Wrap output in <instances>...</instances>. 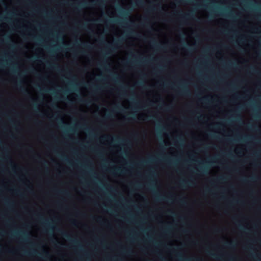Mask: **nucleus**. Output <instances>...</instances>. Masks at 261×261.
Returning <instances> with one entry per match:
<instances>
[{
  "label": "nucleus",
  "mask_w": 261,
  "mask_h": 261,
  "mask_svg": "<svg viewBox=\"0 0 261 261\" xmlns=\"http://www.w3.org/2000/svg\"><path fill=\"white\" fill-rule=\"evenodd\" d=\"M58 231L61 233V234L67 239L68 240L70 241L72 244L73 245L74 247L75 245H77L79 248L80 249H82V246L79 244V242L76 240H72L71 238V236L66 232L63 231L60 229H59Z\"/></svg>",
  "instance_id": "f257e3e1"
},
{
  "label": "nucleus",
  "mask_w": 261,
  "mask_h": 261,
  "mask_svg": "<svg viewBox=\"0 0 261 261\" xmlns=\"http://www.w3.org/2000/svg\"><path fill=\"white\" fill-rule=\"evenodd\" d=\"M178 94L181 95L189 96L190 94V91L187 86L183 83L180 84L179 87Z\"/></svg>",
  "instance_id": "f03ea898"
},
{
  "label": "nucleus",
  "mask_w": 261,
  "mask_h": 261,
  "mask_svg": "<svg viewBox=\"0 0 261 261\" xmlns=\"http://www.w3.org/2000/svg\"><path fill=\"white\" fill-rule=\"evenodd\" d=\"M105 1L106 0H98L97 3H94L93 1V2H91L90 3H88L87 2H84V3H82L80 4H79L77 9H78L79 8L85 7L86 5H98L99 6H105L104 2H105Z\"/></svg>",
  "instance_id": "7ed1b4c3"
},
{
  "label": "nucleus",
  "mask_w": 261,
  "mask_h": 261,
  "mask_svg": "<svg viewBox=\"0 0 261 261\" xmlns=\"http://www.w3.org/2000/svg\"><path fill=\"white\" fill-rule=\"evenodd\" d=\"M154 195L155 198V199L158 201H165V200H172L173 198V195H171L168 197H166L165 196H163L159 194L158 192H154Z\"/></svg>",
  "instance_id": "20e7f679"
},
{
  "label": "nucleus",
  "mask_w": 261,
  "mask_h": 261,
  "mask_svg": "<svg viewBox=\"0 0 261 261\" xmlns=\"http://www.w3.org/2000/svg\"><path fill=\"white\" fill-rule=\"evenodd\" d=\"M110 138L112 139V140L113 141H114L115 142H120L121 141H123V142H126L127 143H129L128 140H121V139H120V138H119L118 137L116 138L115 139H114V138H113L111 136H106V135L102 136L101 137V139L102 140H106V139H110Z\"/></svg>",
  "instance_id": "39448f33"
},
{
  "label": "nucleus",
  "mask_w": 261,
  "mask_h": 261,
  "mask_svg": "<svg viewBox=\"0 0 261 261\" xmlns=\"http://www.w3.org/2000/svg\"><path fill=\"white\" fill-rule=\"evenodd\" d=\"M176 256L182 261H193V259H194L195 261H202V260L199 258H184L182 254L180 253H177Z\"/></svg>",
  "instance_id": "423d86ee"
},
{
  "label": "nucleus",
  "mask_w": 261,
  "mask_h": 261,
  "mask_svg": "<svg viewBox=\"0 0 261 261\" xmlns=\"http://www.w3.org/2000/svg\"><path fill=\"white\" fill-rule=\"evenodd\" d=\"M39 219L42 221V224L44 225V227L47 226L49 228L51 231L53 230L54 227L53 226L50 225V223L49 222L48 220L44 219L42 216H39Z\"/></svg>",
  "instance_id": "0eeeda50"
},
{
  "label": "nucleus",
  "mask_w": 261,
  "mask_h": 261,
  "mask_svg": "<svg viewBox=\"0 0 261 261\" xmlns=\"http://www.w3.org/2000/svg\"><path fill=\"white\" fill-rule=\"evenodd\" d=\"M159 160V158L157 157H151L147 160L142 161L140 163V165H146L150 163H152L155 161H156Z\"/></svg>",
  "instance_id": "6e6552de"
},
{
  "label": "nucleus",
  "mask_w": 261,
  "mask_h": 261,
  "mask_svg": "<svg viewBox=\"0 0 261 261\" xmlns=\"http://www.w3.org/2000/svg\"><path fill=\"white\" fill-rule=\"evenodd\" d=\"M21 234L23 237H24L25 238H27L28 236V234L24 231H14L13 233L12 234V237H17L18 236H19L20 234Z\"/></svg>",
  "instance_id": "1a4fd4ad"
},
{
  "label": "nucleus",
  "mask_w": 261,
  "mask_h": 261,
  "mask_svg": "<svg viewBox=\"0 0 261 261\" xmlns=\"http://www.w3.org/2000/svg\"><path fill=\"white\" fill-rule=\"evenodd\" d=\"M207 253L213 258L217 259H220L222 257V255H219L218 254L213 253L210 251H207Z\"/></svg>",
  "instance_id": "9d476101"
},
{
  "label": "nucleus",
  "mask_w": 261,
  "mask_h": 261,
  "mask_svg": "<svg viewBox=\"0 0 261 261\" xmlns=\"http://www.w3.org/2000/svg\"><path fill=\"white\" fill-rule=\"evenodd\" d=\"M151 43L152 45L157 48L162 49L163 48V46L161 44H159L157 43V42L155 40H152L151 41Z\"/></svg>",
  "instance_id": "9b49d317"
},
{
  "label": "nucleus",
  "mask_w": 261,
  "mask_h": 261,
  "mask_svg": "<svg viewBox=\"0 0 261 261\" xmlns=\"http://www.w3.org/2000/svg\"><path fill=\"white\" fill-rule=\"evenodd\" d=\"M126 171L125 169H121L120 168H117L114 169V171L113 173L114 174H120L121 173H124Z\"/></svg>",
  "instance_id": "f8f14e48"
},
{
  "label": "nucleus",
  "mask_w": 261,
  "mask_h": 261,
  "mask_svg": "<svg viewBox=\"0 0 261 261\" xmlns=\"http://www.w3.org/2000/svg\"><path fill=\"white\" fill-rule=\"evenodd\" d=\"M119 12L123 16H128L130 14V11L128 10H124L122 8H120L119 10Z\"/></svg>",
  "instance_id": "ddd939ff"
},
{
  "label": "nucleus",
  "mask_w": 261,
  "mask_h": 261,
  "mask_svg": "<svg viewBox=\"0 0 261 261\" xmlns=\"http://www.w3.org/2000/svg\"><path fill=\"white\" fill-rule=\"evenodd\" d=\"M192 181L191 180L187 181L185 180H182L180 182V185L181 187H186L187 186L190 185Z\"/></svg>",
  "instance_id": "4468645a"
},
{
  "label": "nucleus",
  "mask_w": 261,
  "mask_h": 261,
  "mask_svg": "<svg viewBox=\"0 0 261 261\" xmlns=\"http://www.w3.org/2000/svg\"><path fill=\"white\" fill-rule=\"evenodd\" d=\"M47 64L49 66L50 68L60 71L58 65H53L48 62L47 63Z\"/></svg>",
  "instance_id": "2eb2a0df"
},
{
  "label": "nucleus",
  "mask_w": 261,
  "mask_h": 261,
  "mask_svg": "<svg viewBox=\"0 0 261 261\" xmlns=\"http://www.w3.org/2000/svg\"><path fill=\"white\" fill-rule=\"evenodd\" d=\"M193 14L192 12L186 14L185 15H182V18L185 19H188V18H191L193 16Z\"/></svg>",
  "instance_id": "dca6fc26"
},
{
  "label": "nucleus",
  "mask_w": 261,
  "mask_h": 261,
  "mask_svg": "<svg viewBox=\"0 0 261 261\" xmlns=\"http://www.w3.org/2000/svg\"><path fill=\"white\" fill-rule=\"evenodd\" d=\"M4 202H5V203L6 204V205L8 206L9 207H10L13 205V203L11 202H10V201L9 200V199L4 198Z\"/></svg>",
  "instance_id": "f3484780"
},
{
  "label": "nucleus",
  "mask_w": 261,
  "mask_h": 261,
  "mask_svg": "<svg viewBox=\"0 0 261 261\" xmlns=\"http://www.w3.org/2000/svg\"><path fill=\"white\" fill-rule=\"evenodd\" d=\"M147 62V61L146 60L142 59L140 61H132L130 63L132 64H137V63H145V62Z\"/></svg>",
  "instance_id": "a211bd4d"
},
{
  "label": "nucleus",
  "mask_w": 261,
  "mask_h": 261,
  "mask_svg": "<svg viewBox=\"0 0 261 261\" xmlns=\"http://www.w3.org/2000/svg\"><path fill=\"white\" fill-rule=\"evenodd\" d=\"M198 171L204 173H207V168L205 167H203V166L200 167L199 170H198Z\"/></svg>",
  "instance_id": "6ab92c4d"
},
{
  "label": "nucleus",
  "mask_w": 261,
  "mask_h": 261,
  "mask_svg": "<svg viewBox=\"0 0 261 261\" xmlns=\"http://www.w3.org/2000/svg\"><path fill=\"white\" fill-rule=\"evenodd\" d=\"M225 245L227 247L229 248H232L234 247V244L233 242H226Z\"/></svg>",
  "instance_id": "aec40b11"
},
{
  "label": "nucleus",
  "mask_w": 261,
  "mask_h": 261,
  "mask_svg": "<svg viewBox=\"0 0 261 261\" xmlns=\"http://www.w3.org/2000/svg\"><path fill=\"white\" fill-rule=\"evenodd\" d=\"M58 192L67 196H69L70 195L69 193L67 191H58Z\"/></svg>",
  "instance_id": "412c9836"
},
{
  "label": "nucleus",
  "mask_w": 261,
  "mask_h": 261,
  "mask_svg": "<svg viewBox=\"0 0 261 261\" xmlns=\"http://www.w3.org/2000/svg\"><path fill=\"white\" fill-rule=\"evenodd\" d=\"M112 75L113 76V79L116 82H118V79H120L119 76L117 74H116V73H113Z\"/></svg>",
  "instance_id": "4be33fe9"
},
{
  "label": "nucleus",
  "mask_w": 261,
  "mask_h": 261,
  "mask_svg": "<svg viewBox=\"0 0 261 261\" xmlns=\"http://www.w3.org/2000/svg\"><path fill=\"white\" fill-rule=\"evenodd\" d=\"M99 66L102 68L106 69V60H103L102 63L98 64Z\"/></svg>",
  "instance_id": "5701e85b"
},
{
  "label": "nucleus",
  "mask_w": 261,
  "mask_h": 261,
  "mask_svg": "<svg viewBox=\"0 0 261 261\" xmlns=\"http://www.w3.org/2000/svg\"><path fill=\"white\" fill-rule=\"evenodd\" d=\"M179 202L181 203L182 204H186V198L185 197H182V198H180L179 199Z\"/></svg>",
  "instance_id": "b1692460"
},
{
  "label": "nucleus",
  "mask_w": 261,
  "mask_h": 261,
  "mask_svg": "<svg viewBox=\"0 0 261 261\" xmlns=\"http://www.w3.org/2000/svg\"><path fill=\"white\" fill-rule=\"evenodd\" d=\"M61 158L62 160H63V161H65L66 162L70 164V162H69V160L66 156H65L64 155H61Z\"/></svg>",
  "instance_id": "393cba45"
},
{
  "label": "nucleus",
  "mask_w": 261,
  "mask_h": 261,
  "mask_svg": "<svg viewBox=\"0 0 261 261\" xmlns=\"http://www.w3.org/2000/svg\"><path fill=\"white\" fill-rule=\"evenodd\" d=\"M226 179V177L224 176H220L217 178L216 181H223Z\"/></svg>",
  "instance_id": "a878e982"
},
{
  "label": "nucleus",
  "mask_w": 261,
  "mask_h": 261,
  "mask_svg": "<svg viewBox=\"0 0 261 261\" xmlns=\"http://www.w3.org/2000/svg\"><path fill=\"white\" fill-rule=\"evenodd\" d=\"M199 100L205 103L208 101V99L207 97H202V98L199 99Z\"/></svg>",
  "instance_id": "bb28decb"
},
{
  "label": "nucleus",
  "mask_w": 261,
  "mask_h": 261,
  "mask_svg": "<svg viewBox=\"0 0 261 261\" xmlns=\"http://www.w3.org/2000/svg\"><path fill=\"white\" fill-rule=\"evenodd\" d=\"M239 228L240 229H241V230H244V231H245V230H248V228L245 227V226H244L243 225H241V224H239Z\"/></svg>",
  "instance_id": "cd10ccee"
},
{
  "label": "nucleus",
  "mask_w": 261,
  "mask_h": 261,
  "mask_svg": "<svg viewBox=\"0 0 261 261\" xmlns=\"http://www.w3.org/2000/svg\"><path fill=\"white\" fill-rule=\"evenodd\" d=\"M155 10V8L154 6H149L148 8V11L149 12H153Z\"/></svg>",
  "instance_id": "c85d7f7f"
},
{
  "label": "nucleus",
  "mask_w": 261,
  "mask_h": 261,
  "mask_svg": "<svg viewBox=\"0 0 261 261\" xmlns=\"http://www.w3.org/2000/svg\"><path fill=\"white\" fill-rule=\"evenodd\" d=\"M136 3L138 5L142 6L144 4L142 0H136Z\"/></svg>",
  "instance_id": "c756f323"
},
{
  "label": "nucleus",
  "mask_w": 261,
  "mask_h": 261,
  "mask_svg": "<svg viewBox=\"0 0 261 261\" xmlns=\"http://www.w3.org/2000/svg\"><path fill=\"white\" fill-rule=\"evenodd\" d=\"M253 138L252 137H251V136H245V137H244V138H242L241 139V140H242V141H245V140H250V139H253Z\"/></svg>",
  "instance_id": "7c9ffc66"
},
{
  "label": "nucleus",
  "mask_w": 261,
  "mask_h": 261,
  "mask_svg": "<svg viewBox=\"0 0 261 261\" xmlns=\"http://www.w3.org/2000/svg\"><path fill=\"white\" fill-rule=\"evenodd\" d=\"M164 160L168 164V165H171L173 163V162H171L170 160L167 158H164Z\"/></svg>",
  "instance_id": "2f4dec72"
},
{
  "label": "nucleus",
  "mask_w": 261,
  "mask_h": 261,
  "mask_svg": "<svg viewBox=\"0 0 261 261\" xmlns=\"http://www.w3.org/2000/svg\"><path fill=\"white\" fill-rule=\"evenodd\" d=\"M20 90L21 91H22L24 93H27V94L29 93L28 90L24 87H20Z\"/></svg>",
  "instance_id": "473e14b6"
},
{
  "label": "nucleus",
  "mask_w": 261,
  "mask_h": 261,
  "mask_svg": "<svg viewBox=\"0 0 261 261\" xmlns=\"http://www.w3.org/2000/svg\"><path fill=\"white\" fill-rule=\"evenodd\" d=\"M33 101V106H34L35 108H36V112H38L39 111V109L38 108V105L35 102L34 99H32Z\"/></svg>",
  "instance_id": "72a5a7b5"
},
{
  "label": "nucleus",
  "mask_w": 261,
  "mask_h": 261,
  "mask_svg": "<svg viewBox=\"0 0 261 261\" xmlns=\"http://www.w3.org/2000/svg\"><path fill=\"white\" fill-rule=\"evenodd\" d=\"M92 88H93V89L95 91H98V90H100L101 89V88L97 86H92Z\"/></svg>",
  "instance_id": "f704fd0d"
},
{
  "label": "nucleus",
  "mask_w": 261,
  "mask_h": 261,
  "mask_svg": "<svg viewBox=\"0 0 261 261\" xmlns=\"http://www.w3.org/2000/svg\"><path fill=\"white\" fill-rule=\"evenodd\" d=\"M10 165H11V167H12V168L13 171L14 172H15V169H16V166H15V165H14L11 161V162H10Z\"/></svg>",
  "instance_id": "c9c22d12"
},
{
  "label": "nucleus",
  "mask_w": 261,
  "mask_h": 261,
  "mask_svg": "<svg viewBox=\"0 0 261 261\" xmlns=\"http://www.w3.org/2000/svg\"><path fill=\"white\" fill-rule=\"evenodd\" d=\"M123 252L127 254H129L131 253V251L129 249L126 250L124 248H123Z\"/></svg>",
  "instance_id": "e433bc0d"
},
{
  "label": "nucleus",
  "mask_w": 261,
  "mask_h": 261,
  "mask_svg": "<svg viewBox=\"0 0 261 261\" xmlns=\"http://www.w3.org/2000/svg\"><path fill=\"white\" fill-rule=\"evenodd\" d=\"M43 253L45 255V256H46V257H49L50 256V255L49 254V253L47 251H46V250H43Z\"/></svg>",
  "instance_id": "4c0bfd02"
},
{
  "label": "nucleus",
  "mask_w": 261,
  "mask_h": 261,
  "mask_svg": "<svg viewBox=\"0 0 261 261\" xmlns=\"http://www.w3.org/2000/svg\"><path fill=\"white\" fill-rule=\"evenodd\" d=\"M80 100L82 102L85 103L90 104L91 103V101L90 100H83V99H81Z\"/></svg>",
  "instance_id": "58836bf2"
},
{
  "label": "nucleus",
  "mask_w": 261,
  "mask_h": 261,
  "mask_svg": "<svg viewBox=\"0 0 261 261\" xmlns=\"http://www.w3.org/2000/svg\"><path fill=\"white\" fill-rule=\"evenodd\" d=\"M204 192L205 193H212V190L208 188H205L204 189Z\"/></svg>",
  "instance_id": "ea45409f"
},
{
  "label": "nucleus",
  "mask_w": 261,
  "mask_h": 261,
  "mask_svg": "<svg viewBox=\"0 0 261 261\" xmlns=\"http://www.w3.org/2000/svg\"><path fill=\"white\" fill-rule=\"evenodd\" d=\"M59 123L62 125L64 124V122L62 118H60V119H59Z\"/></svg>",
  "instance_id": "a19ab883"
},
{
  "label": "nucleus",
  "mask_w": 261,
  "mask_h": 261,
  "mask_svg": "<svg viewBox=\"0 0 261 261\" xmlns=\"http://www.w3.org/2000/svg\"><path fill=\"white\" fill-rule=\"evenodd\" d=\"M242 181L243 182H247L248 181V180L246 178H243L242 179Z\"/></svg>",
  "instance_id": "79ce46f5"
},
{
  "label": "nucleus",
  "mask_w": 261,
  "mask_h": 261,
  "mask_svg": "<svg viewBox=\"0 0 261 261\" xmlns=\"http://www.w3.org/2000/svg\"><path fill=\"white\" fill-rule=\"evenodd\" d=\"M52 106L54 109H59V107L57 105H53Z\"/></svg>",
  "instance_id": "37998d69"
},
{
  "label": "nucleus",
  "mask_w": 261,
  "mask_h": 261,
  "mask_svg": "<svg viewBox=\"0 0 261 261\" xmlns=\"http://www.w3.org/2000/svg\"><path fill=\"white\" fill-rule=\"evenodd\" d=\"M177 138L179 142H184V139L180 136L178 137Z\"/></svg>",
  "instance_id": "c03bdc74"
},
{
  "label": "nucleus",
  "mask_w": 261,
  "mask_h": 261,
  "mask_svg": "<svg viewBox=\"0 0 261 261\" xmlns=\"http://www.w3.org/2000/svg\"><path fill=\"white\" fill-rule=\"evenodd\" d=\"M249 179L251 180H254L255 179H256V177L255 176H250L249 177Z\"/></svg>",
  "instance_id": "a18cd8bd"
},
{
  "label": "nucleus",
  "mask_w": 261,
  "mask_h": 261,
  "mask_svg": "<svg viewBox=\"0 0 261 261\" xmlns=\"http://www.w3.org/2000/svg\"><path fill=\"white\" fill-rule=\"evenodd\" d=\"M22 250L23 251L24 253L25 254H29V255H30V254H32L31 252H29V251H27V250Z\"/></svg>",
  "instance_id": "49530a36"
},
{
  "label": "nucleus",
  "mask_w": 261,
  "mask_h": 261,
  "mask_svg": "<svg viewBox=\"0 0 261 261\" xmlns=\"http://www.w3.org/2000/svg\"><path fill=\"white\" fill-rule=\"evenodd\" d=\"M229 261H236V260L234 257L231 256L230 258Z\"/></svg>",
  "instance_id": "de8ad7c7"
},
{
  "label": "nucleus",
  "mask_w": 261,
  "mask_h": 261,
  "mask_svg": "<svg viewBox=\"0 0 261 261\" xmlns=\"http://www.w3.org/2000/svg\"><path fill=\"white\" fill-rule=\"evenodd\" d=\"M155 118V116H148V117H147V118H148V119H149V120H150V119H153V118Z\"/></svg>",
  "instance_id": "09e8293b"
},
{
  "label": "nucleus",
  "mask_w": 261,
  "mask_h": 261,
  "mask_svg": "<svg viewBox=\"0 0 261 261\" xmlns=\"http://www.w3.org/2000/svg\"><path fill=\"white\" fill-rule=\"evenodd\" d=\"M169 108H170V107L168 105H165V109L166 110H168L169 109Z\"/></svg>",
  "instance_id": "8fccbe9b"
},
{
  "label": "nucleus",
  "mask_w": 261,
  "mask_h": 261,
  "mask_svg": "<svg viewBox=\"0 0 261 261\" xmlns=\"http://www.w3.org/2000/svg\"><path fill=\"white\" fill-rule=\"evenodd\" d=\"M107 47H108V48H109V49H111V50L114 49V47H113V46H111V47H110V46H107Z\"/></svg>",
  "instance_id": "3c124183"
},
{
  "label": "nucleus",
  "mask_w": 261,
  "mask_h": 261,
  "mask_svg": "<svg viewBox=\"0 0 261 261\" xmlns=\"http://www.w3.org/2000/svg\"><path fill=\"white\" fill-rule=\"evenodd\" d=\"M71 223H72V224L73 225H74V226H75V225H76V222H75V220H73V221H72Z\"/></svg>",
  "instance_id": "603ef678"
},
{
  "label": "nucleus",
  "mask_w": 261,
  "mask_h": 261,
  "mask_svg": "<svg viewBox=\"0 0 261 261\" xmlns=\"http://www.w3.org/2000/svg\"><path fill=\"white\" fill-rule=\"evenodd\" d=\"M69 130L70 132H73L74 130V129H73L72 127H70V128H69Z\"/></svg>",
  "instance_id": "864d4df0"
},
{
  "label": "nucleus",
  "mask_w": 261,
  "mask_h": 261,
  "mask_svg": "<svg viewBox=\"0 0 261 261\" xmlns=\"http://www.w3.org/2000/svg\"><path fill=\"white\" fill-rule=\"evenodd\" d=\"M168 212L170 213V214H172V215H175V213L171 211H168Z\"/></svg>",
  "instance_id": "5fc2aeb1"
},
{
  "label": "nucleus",
  "mask_w": 261,
  "mask_h": 261,
  "mask_svg": "<svg viewBox=\"0 0 261 261\" xmlns=\"http://www.w3.org/2000/svg\"><path fill=\"white\" fill-rule=\"evenodd\" d=\"M153 176H154L153 173V172H151V173H150V178H151V177H153Z\"/></svg>",
  "instance_id": "6e6d98bb"
},
{
  "label": "nucleus",
  "mask_w": 261,
  "mask_h": 261,
  "mask_svg": "<svg viewBox=\"0 0 261 261\" xmlns=\"http://www.w3.org/2000/svg\"><path fill=\"white\" fill-rule=\"evenodd\" d=\"M127 120H134V117H129V118H127Z\"/></svg>",
  "instance_id": "4d7b16f0"
},
{
  "label": "nucleus",
  "mask_w": 261,
  "mask_h": 261,
  "mask_svg": "<svg viewBox=\"0 0 261 261\" xmlns=\"http://www.w3.org/2000/svg\"><path fill=\"white\" fill-rule=\"evenodd\" d=\"M251 69L253 72H256V70L255 69V68H253V67H251Z\"/></svg>",
  "instance_id": "13d9d810"
},
{
  "label": "nucleus",
  "mask_w": 261,
  "mask_h": 261,
  "mask_svg": "<svg viewBox=\"0 0 261 261\" xmlns=\"http://www.w3.org/2000/svg\"><path fill=\"white\" fill-rule=\"evenodd\" d=\"M236 117L237 118V119H238L239 120L241 119L240 115H237Z\"/></svg>",
  "instance_id": "bf43d9fd"
},
{
  "label": "nucleus",
  "mask_w": 261,
  "mask_h": 261,
  "mask_svg": "<svg viewBox=\"0 0 261 261\" xmlns=\"http://www.w3.org/2000/svg\"><path fill=\"white\" fill-rule=\"evenodd\" d=\"M210 136L212 137V138H216V136L214 135H212V134H210Z\"/></svg>",
  "instance_id": "052dcab7"
},
{
  "label": "nucleus",
  "mask_w": 261,
  "mask_h": 261,
  "mask_svg": "<svg viewBox=\"0 0 261 261\" xmlns=\"http://www.w3.org/2000/svg\"><path fill=\"white\" fill-rule=\"evenodd\" d=\"M116 109H118V110H120V109H121V107H119V106H117V107H116Z\"/></svg>",
  "instance_id": "680f3d73"
},
{
  "label": "nucleus",
  "mask_w": 261,
  "mask_h": 261,
  "mask_svg": "<svg viewBox=\"0 0 261 261\" xmlns=\"http://www.w3.org/2000/svg\"><path fill=\"white\" fill-rule=\"evenodd\" d=\"M169 228H170V227H167L166 228V231H168V230H169Z\"/></svg>",
  "instance_id": "e2e57ef3"
},
{
  "label": "nucleus",
  "mask_w": 261,
  "mask_h": 261,
  "mask_svg": "<svg viewBox=\"0 0 261 261\" xmlns=\"http://www.w3.org/2000/svg\"><path fill=\"white\" fill-rule=\"evenodd\" d=\"M154 185V181L153 180H152V183L151 184L149 185V186H152V185Z\"/></svg>",
  "instance_id": "0e129e2a"
},
{
  "label": "nucleus",
  "mask_w": 261,
  "mask_h": 261,
  "mask_svg": "<svg viewBox=\"0 0 261 261\" xmlns=\"http://www.w3.org/2000/svg\"><path fill=\"white\" fill-rule=\"evenodd\" d=\"M12 71H13V72H16V70L14 69V66L13 67Z\"/></svg>",
  "instance_id": "69168bd1"
},
{
  "label": "nucleus",
  "mask_w": 261,
  "mask_h": 261,
  "mask_svg": "<svg viewBox=\"0 0 261 261\" xmlns=\"http://www.w3.org/2000/svg\"><path fill=\"white\" fill-rule=\"evenodd\" d=\"M255 117H259V116H258V115L257 113H256V114H255Z\"/></svg>",
  "instance_id": "338daca9"
},
{
  "label": "nucleus",
  "mask_w": 261,
  "mask_h": 261,
  "mask_svg": "<svg viewBox=\"0 0 261 261\" xmlns=\"http://www.w3.org/2000/svg\"><path fill=\"white\" fill-rule=\"evenodd\" d=\"M85 129H86L87 132H89V128L86 127V128H85Z\"/></svg>",
  "instance_id": "774afa93"
}]
</instances>
